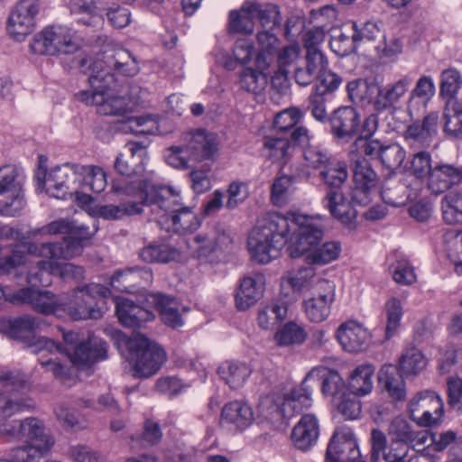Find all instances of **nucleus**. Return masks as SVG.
<instances>
[{"label": "nucleus", "instance_id": "obj_1", "mask_svg": "<svg viewBox=\"0 0 462 462\" xmlns=\"http://www.w3.org/2000/svg\"><path fill=\"white\" fill-rule=\"evenodd\" d=\"M80 67L82 72L88 76L90 89L78 92L75 96L79 100L96 106L97 112L105 116H121L135 107L136 101L130 97L108 94V89L115 83L113 69L128 77L138 72V65L128 51H118L113 56L107 57L106 60H82Z\"/></svg>", "mask_w": 462, "mask_h": 462}, {"label": "nucleus", "instance_id": "obj_2", "mask_svg": "<svg viewBox=\"0 0 462 462\" xmlns=\"http://www.w3.org/2000/svg\"><path fill=\"white\" fill-rule=\"evenodd\" d=\"M310 220L304 217H295V214L282 215L276 212L268 213L258 219L252 230L247 246L251 258L259 263H268L277 258L282 248L287 244L294 228L300 225L301 236L306 228H314Z\"/></svg>", "mask_w": 462, "mask_h": 462}, {"label": "nucleus", "instance_id": "obj_3", "mask_svg": "<svg viewBox=\"0 0 462 462\" xmlns=\"http://www.w3.org/2000/svg\"><path fill=\"white\" fill-rule=\"evenodd\" d=\"M85 239L73 236H66L60 242H25L16 245L9 255L0 258V274H8L17 267L25 265L26 254L44 260L37 263L41 272L53 273L60 260H70L83 252Z\"/></svg>", "mask_w": 462, "mask_h": 462}, {"label": "nucleus", "instance_id": "obj_4", "mask_svg": "<svg viewBox=\"0 0 462 462\" xmlns=\"http://www.w3.org/2000/svg\"><path fill=\"white\" fill-rule=\"evenodd\" d=\"M150 204L157 225L166 232L187 234L196 231L200 220L191 207L184 206L178 194L163 187L151 188Z\"/></svg>", "mask_w": 462, "mask_h": 462}, {"label": "nucleus", "instance_id": "obj_5", "mask_svg": "<svg viewBox=\"0 0 462 462\" xmlns=\"http://www.w3.org/2000/svg\"><path fill=\"white\" fill-rule=\"evenodd\" d=\"M295 217H304L314 228H306L304 236H301L300 225L294 228V233L289 240L287 252L291 258L305 256L312 264H327L337 259L341 253V245L336 241H328L319 245L324 236V227L320 218L306 215H296Z\"/></svg>", "mask_w": 462, "mask_h": 462}, {"label": "nucleus", "instance_id": "obj_6", "mask_svg": "<svg viewBox=\"0 0 462 462\" xmlns=\"http://www.w3.org/2000/svg\"><path fill=\"white\" fill-rule=\"evenodd\" d=\"M61 332L66 345L64 348L50 338L41 337L34 344L36 354L44 351L50 354L64 352L79 370L88 369L106 357L107 345L102 339L89 337L87 342H81L78 333L63 329Z\"/></svg>", "mask_w": 462, "mask_h": 462}, {"label": "nucleus", "instance_id": "obj_7", "mask_svg": "<svg viewBox=\"0 0 462 462\" xmlns=\"http://www.w3.org/2000/svg\"><path fill=\"white\" fill-rule=\"evenodd\" d=\"M181 141L182 144L171 146L164 154L166 162L173 168L188 169L193 162L214 161L217 155V136L205 129L186 132Z\"/></svg>", "mask_w": 462, "mask_h": 462}, {"label": "nucleus", "instance_id": "obj_8", "mask_svg": "<svg viewBox=\"0 0 462 462\" xmlns=\"http://www.w3.org/2000/svg\"><path fill=\"white\" fill-rule=\"evenodd\" d=\"M151 188L152 185L144 180H115L111 185L112 191L124 202L119 205H96L92 208V214L106 220H117L126 216L141 214L143 206L150 204Z\"/></svg>", "mask_w": 462, "mask_h": 462}, {"label": "nucleus", "instance_id": "obj_9", "mask_svg": "<svg viewBox=\"0 0 462 462\" xmlns=\"http://www.w3.org/2000/svg\"><path fill=\"white\" fill-rule=\"evenodd\" d=\"M118 344L126 347L127 358L133 364L137 377L154 374L166 360L163 348L143 334L134 333L131 337L120 334Z\"/></svg>", "mask_w": 462, "mask_h": 462}, {"label": "nucleus", "instance_id": "obj_10", "mask_svg": "<svg viewBox=\"0 0 462 462\" xmlns=\"http://www.w3.org/2000/svg\"><path fill=\"white\" fill-rule=\"evenodd\" d=\"M110 294V289L99 283L78 287L70 292L67 300H62L61 313L68 314L75 320L99 319L102 313L95 308V300L97 297L107 298Z\"/></svg>", "mask_w": 462, "mask_h": 462}, {"label": "nucleus", "instance_id": "obj_11", "mask_svg": "<svg viewBox=\"0 0 462 462\" xmlns=\"http://www.w3.org/2000/svg\"><path fill=\"white\" fill-rule=\"evenodd\" d=\"M79 42L75 32L65 26H48L37 33L30 43L31 51L40 55L71 54Z\"/></svg>", "mask_w": 462, "mask_h": 462}, {"label": "nucleus", "instance_id": "obj_12", "mask_svg": "<svg viewBox=\"0 0 462 462\" xmlns=\"http://www.w3.org/2000/svg\"><path fill=\"white\" fill-rule=\"evenodd\" d=\"M0 383L10 386L13 392L8 395L0 394V415L13 416L34 406V402L28 396H20V391H29V377L23 372L0 368Z\"/></svg>", "mask_w": 462, "mask_h": 462}, {"label": "nucleus", "instance_id": "obj_13", "mask_svg": "<svg viewBox=\"0 0 462 462\" xmlns=\"http://www.w3.org/2000/svg\"><path fill=\"white\" fill-rule=\"evenodd\" d=\"M23 177L14 165L0 168V215L19 216L25 207Z\"/></svg>", "mask_w": 462, "mask_h": 462}, {"label": "nucleus", "instance_id": "obj_14", "mask_svg": "<svg viewBox=\"0 0 462 462\" xmlns=\"http://www.w3.org/2000/svg\"><path fill=\"white\" fill-rule=\"evenodd\" d=\"M37 180L40 187L53 198L64 199L68 195H79L78 164L65 163L53 167L43 175L42 180L38 175Z\"/></svg>", "mask_w": 462, "mask_h": 462}, {"label": "nucleus", "instance_id": "obj_15", "mask_svg": "<svg viewBox=\"0 0 462 462\" xmlns=\"http://www.w3.org/2000/svg\"><path fill=\"white\" fill-rule=\"evenodd\" d=\"M336 286L328 280H319L313 286V292L302 301L306 318L314 323L326 320L330 315L335 300Z\"/></svg>", "mask_w": 462, "mask_h": 462}, {"label": "nucleus", "instance_id": "obj_16", "mask_svg": "<svg viewBox=\"0 0 462 462\" xmlns=\"http://www.w3.org/2000/svg\"><path fill=\"white\" fill-rule=\"evenodd\" d=\"M443 402L439 395L432 391L416 393L408 405L411 419L420 427L438 424L443 415Z\"/></svg>", "mask_w": 462, "mask_h": 462}, {"label": "nucleus", "instance_id": "obj_17", "mask_svg": "<svg viewBox=\"0 0 462 462\" xmlns=\"http://www.w3.org/2000/svg\"><path fill=\"white\" fill-rule=\"evenodd\" d=\"M9 299L14 305H29L42 315L60 316L61 313L62 300L51 291L24 287L16 290Z\"/></svg>", "mask_w": 462, "mask_h": 462}, {"label": "nucleus", "instance_id": "obj_18", "mask_svg": "<svg viewBox=\"0 0 462 462\" xmlns=\"http://www.w3.org/2000/svg\"><path fill=\"white\" fill-rule=\"evenodd\" d=\"M378 177L370 163L361 158L355 162L351 198L356 204L366 206L376 193Z\"/></svg>", "mask_w": 462, "mask_h": 462}, {"label": "nucleus", "instance_id": "obj_19", "mask_svg": "<svg viewBox=\"0 0 462 462\" xmlns=\"http://www.w3.org/2000/svg\"><path fill=\"white\" fill-rule=\"evenodd\" d=\"M330 134L341 143H349L359 132L361 116L351 106L335 109L328 117Z\"/></svg>", "mask_w": 462, "mask_h": 462}, {"label": "nucleus", "instance_id": "obj_20", "mask_svg": "<svg viewBox=\"0 0 462 462\" xmlns=\"http://www.w3.org/2000/svg\"><path fill=\"white\" fill-rule=\"evenodd\" d=\"M326 462H362L353 431L346 427L337 428L327 448Z\"/></svg>", "mask_w": 462, "mask_h": 462}, {"label": "nucleus", "instance_id": "obj_21", "mask_svg": "<svg viewBox=\"0 0 462 462\" xmlns=\"http://www.w3.org/2000/svg\"><path fill=\"white\" fill-rule=\"evenodd\" d=\"M45 325V320L42 318L30 314L23 315L14 319L1 318L0 319V333L7 335L14 339L27 342L34 350V334L41 330Z\"/></svg>", "mask_w": 462, "mask_h": 462}, {"label": "nucleus", "instance_id": "obj_22", "mask_svg": "<svg viewBox=\"0 0 462 462\" xmlns=\"http://www.w3.org/2000/svg\"><path fill=\"white\" fill-rule=\"evenodd\" d=\"M370 441L372 462H378L381 457L385 462H421L420 457L409 455V447L391 445L387 448L386 436L378 429L372 430Z\"/></svg>", "mask_w": 462, "mask_h": 462}, {"label": "nucleus", "instance_id": "obj_23", "mask_svg": "<svg viewBox=\"0 0 462 462\" xmlns=\"http://www.w3.org/2000/svg\"><path fill=\"white\" fill-rule=\"evenodd\" d=\"M127 152L119 154L115 162V169L121 175L142 176L147 162L146 146L140 143L128 142L125 145Z\"/></svg>", "mask_w": 462, "mask_h": 462}, {"label": "nucleus", "instance_id": "obj_24", "mask_svg": "<svg viewBox=\"0 0 462 462\" xmlns=\"http://www.w3.org/2000/svg\"><path fill=\"white\" fill-rule=\"evenodd\" d=\"M78 180L80 185L77 199L82 204H88L93 200L92 197L86 193L87 191L100 193L107 184L105 171L97 165L78 164Z\"/></svg>", "mask_w": 462, "mask_h": 462}, {"label": "nucleus", "instance_id": "obj_25", "mask_svg": "<svg viewBox=\"0 0 462 462\" xmlns=\"http://www.w3.org/2000/svg\"><path fill=\"white\" fill-rule=\"evenodd\" d=\"M439 119L437 112H430L421 122L415 121L410 125L404 133V138L409 145L414 148L430 146L437 134Z\"/></svg>", "mask_w": 462, "mask_h": 462}, {"label": "nucleus", "instance_id": "obj_26", "mask_svg": "<svg viewBox=\"0 0 462 462\" xmlns=\"http://www.w3.org/2000/svg\"><path fill=\"white\" fill-rule=\"evenodd\" d=\"M436 93V86L430 76L423 75L415 82L410 89L406 101V110L413 118L424 110Z\"/></svg>", "mask_w": 462, "mask_h": 462}, {"label": "nucleus", "instance_id": "obj_27", "mask_svg": "<svg viewBox=\"0 0 462 462\" xmlns=\"http://www.w3.org/2000/svg\"><path fill=\"white\" fill-rule=\"evenodd\" d=\"M264 283V276L261 273L244 277L235 293L236 309L245 311L254 306L263 295Z\"/></svg>", "mask_w": 462, "mask_h": 462}, {"label": "nucleus", "instance_id": "obj_28", "mask_svg": "<svg viewBox=\"0 0 462 462\" xmlns=\"http://www.w3.org/2000/svg\"><path fill=\"white\" fill-rule=\"evenodd\" d=\"M462 181V169L453 164L439 163L428 179V189L435 195L441 194Z\"/></svg>", "mask_w": 462, "mask_h": 462}, {"label": "nucleus", "instance_id": "obj_29", "mask_svg": "<svg viewBox=\"0 0 462 462\" xmlns=\"http://www.w3.org/2000/svg\"><path fill=\"white\" fill-rule=\"evenodd\" d=\"M311 405V390L310 389L308 381L305 378L300 386L291 389L282 398L281 416L290 419L301 413Z\"/></svg>", "mask_w": 462, "mask_h": 462}, {"label": "nucleus", "instance_id": "obj_30", "mask_svg": "<svg viewBox=\"0 0 462 462\" xmlns=\"http://www.w3.org/2000/svg\"><path fill=\"white\" fill-rule=\"evenodd\" d=\"M337 338L345 350L354 353L366 347L370 334L362 324L348 320L338 328Z\"/></svg>", "mask_w": 462, "mask_h": 462}, {"label": "nucleus", "instance_id": "obj_31", "mask_svg": "<svg viewBox=\"0 0 462 462\" xmlns=\"http://www.w3.org/2000/svg\"><path fill=\"white\" fill-rule=\"evenodd\" d=\"M197 245L196 257L201 263L212 262L211 256L217 250H222L231 244V238L223 230H212L208 234H199L194 237Z\"/></svg>", "mask_w": 462, "mask_h": 462}, {"label": "nucleus", "instance_id": "obj_32", "mask_svg": "<svg viewBox=\"0 0 462 462\" xmlns=\"http://www.w3.org/2000/svg\"><path fill=\"white\" fill-rule=\"evenodd\" d=\"M115 302L118 320L125 327H141L143 323L150 321L154 318L152 311L135 304L129 299L116 298Z\"/></svg>", "mask_w": 462, "mask_h": 462}, {"label": "nucleus", "instance_id": "obj_33", "mask_svg": "<svg viewBox=\"0 0 462 462\" xmlns=\"http://www.w3.org/2000/svg\"><path fill=\"white\" fill-rule=\"evenodd\" d=\"M413 78L407 74L381 88L380 97L376 100V110L395 107L410 93Z\"/></svg>", "mask_w": 462, "mask_h": 462}, {"label": "nucleus", "instance_id": "obj_34", "mask_svg": "<svg viewBox=\"0 0 462 462\" xmlns=\"http://www.w3.org/2000/svg\"><path fill=\"white\" fill-rule=\"evenodd\" d=\"M319 435V424L312 413L301 416L291 431V440L294 446L301 450H307L314 446Z\"/></svg>", "mask_w": 462, "mask_h": 462}, {"label": "nucleus", "instance_id": "obj_35", "mask_svg": "<svg viewBox=\"0 0 462 462\" xmlns=\"http://www.w3.org/2000/svg\"><path fill=\"white\" fill-rule=\"evenodd\" d=\"M328 69V60L322 51L306 52L305 66L295 69V81L300 86H309Z\"/></svg>", "mask_w": 462, "mask_h": 462}, {"label": "nucleus", "instance_id": "obj_36", "mask_svg": "<svg viewBox=\"0 0 462 462\" xmlns=\"http://www.w3.org/2000/svg\"><path fill=\"white\" fill-rule=\"evenodd\" d=\"M252 408L242 402L236 401L226 404L221 412V424L231 430H243L254 421Z\"/></svg>", "mask_w": 462, "mask_h": 462}, {"label": "nucleus", "instance_id": "obj_37", "mask_svg": "<svg viewBox=\"0 0 462 462\" xmlns=\"http://www.w3.org/2000/svg\"><path fill=\"white\" fill-rule=\"evenodd\" d=\"M20 439L29 444H33L51 449L54 439L48 434L44 424L37 418L30 417L19 422Z\"/></svg>", "mask_w": 462, "mask_h": 462}, {"label": "nucleus", "instance_id": "obj_38", "mask_svg": "<svg viewBox=\"0 0 462 462\" xmlns=\"http://www.w3.org/2000/svg\"><path fill=\"white\" fill-rule=\"evenodd\" d=\"M148 300L155 306L165 325L174 328L183 325L180 304L175 298L157 292L149 294Z\"/></svg>", "mask_w": 462, "mask_h": 462}, {"label": "nucleus", "instance_id": "obj_39", "mask_svg": "<svg viewBox=\"0 0 462 462\" xmlns=\"http://www.w3.org/2000/svg\"><path fill=\"white\" fill-rule=\"evenodd\" d=\"M152 273L148 268L134 267L116 272L111 278V285L119 291H130L149 284Z\"/></svg>", "mask_w": 462, "mask_h": 462}, {"label": "nucleus", "instance_id": "obj_40", "mask_svg": "<svg viewBox=\"0 0 462 462\" xmlns=\"http://www.w3.org/2000/svg\"><path fill=\"white\" fill-rule=\"evenodd\" d=\"M346 91L353 103L360 106L373 104L376 110V100L380 97L381 87L375 81L352 80L347 83Z\"/></svg>", "mask_w": 462, "mask_h": 462}, {"label": "nucleus", "instance_id": "obj_41", "mask_svg": "<svg viewBox=\"0 0 462 462\" xmlns=\"http://www.w3.org/2000/svg\"><path fill=\"white\" fill-rule=\"evenodd\" d=\"M387 432L391 445L409 447L420 441L419 432L402 416H397L391 420Z\"/></svg>", "mask_w": 462, "mask_h": 462}, {"label": "nucleus", "instance_id": "obj_42", "mask_svg": "<svg viewBox=\"0 0 462 462\" xmlns=\"http://www.w3.org/2000/svg\"><path fill=\"white\" fill-rule=\"evenodd\" d=\"M217 373L229 387L238 389L245 383L252 369L245 363L226 361L219 365Z\"/></svg>", "mask_w": 462, "mask_h": 462}, {"label": "nucleus", "instance_id": "obj_43", "mask_svg": "<svg viewBox=\"0 0 462 462\" xmlns=\"http://www.w3.org/2000/svg\"><path fill=\"white\" fill-rule=\"evenodd\" d=\"M374 368L371 365H358L348 377L347 389L356 396L369 394L374 387Z\"/></svg>", "mask_w": 462, "mask_h": 462}, {"label": "nucleus", "instance_id": "obj_44", "mask_svg": "<svg viewBox=\"0 0 462 462\" xmlns=\"http://www.w3.org/2000/svg\"><path fill=\"white\" fill-rule=\"evenodd\" d=\"M139 257L148 263H168L181 258L180 251L170 245L151 244L139 251Z\"/></svg>", "mask_w": 462, "mask_h": 462}, {"label": "nucleus", "instance_id": "obj_45", "mask_svg": "<svg viewBox=\"0 0 462 462\" xmlns=\"http://www.w3.org/2000/svg\"><path fill=\"white\" fill-rule=\"evenodd\" d=\"M319 280L316 276V269L313 266H306L288 272L282 277V283L289 285L294 291H310L311 293L313 292V286Z\"/></svg>", "mask_w": 462, "mask_h": 462}, {"label": "nucleus", "instance_id": "obj_46", "mask_svg": "<svg viewBox=\"0 0 462 462\" xmlns=\"http://www.w3.org/2000/svg\"><path fill=\"white\" fill-rule=\"evenodd\" d=\"M378 380L393 400L402 401L405 398V382L394 366L384 365L379 371Z\"/></svg>", "mask_w": 462, "mask_h": 462}, {"label": "nucleus", "instance_id": "obj_47", "mask_svg": "<svg viewBox=\"0 0 462 462\" xmlns=\"http://www.w3.org/2000/svg\"><path fill=\"white\" fill-rule=\"evenodd\" d=\"M254 3H245L241 8L229 14L228 30L231 32L252 34L254 31Z\"/></svg>", "mask_w": 462, "mask_h": 462}, {"label": "nucleus", "instance_id": "obj_48", "mask_svg": "<svg viewBox=\"0 0 462 462\" xmlns=\"http://www.w3.org/2000/svg\"><path fill=\"white\" fill-rule=\"evenodd\" d=\"M307 381L322 379V393L335 396L344 389V380L337 371L328 370L324 366L312 368L306 376Z\"/></svg>", "mask_w": 462, "mask_h": 462}, {"label": "nucleus", "instance_id": "obj_49", "mask_svg": "<svg viewBox=\"0 0 462 462\" xmlns=\"http://www.w3.org/2000/svg\"><path fill=\"white\" fill-rule=\"evenodd\" d=\"M381 196L383 201L393 207H401L411 200L415 194L397 179L386 180L381 188Z\"/></svg>", "mask_w": 462, "mask_h": 462}, {"label": "nucleus", "instance_id": "obj_50", "mask_svg": "<svg viewBox=\"0 0 462 462\" xmlns=\"http://www.w3.org/2000/svg\"><path fill=\"white\" fill-rule=\"evenodd\" d=\"M443 121V129L448 135L462 138V100L445 103Z\"/></svg>", "mask_w": 462, "mask_h": 462}, {"label": "nucleus", "instance_id": "obj_51", "mask_svg": "<svg viewBox=\"0 0 462 462\" xmlns=\"http://www.w3.org/2000/svg\"><path fill=\"white\" fill-rule=\"evenodd\" d=\"M36 22L29 19L13 7L7 22V32L15 41L22 42L35 28Z\"/></svg>", "mask_w": 462, "mask_h": 462}, {"label": "nucleus", "instance_id": "obj_52", "mask_svg": "<svg viewBox=\"0 0 462 462\" xmlns=\"http://www.w3.org/2000/svg\"><path fill=\"white\" fill-rule=\"evenodd\" d=\"M462 88V75L453 68L444 69L440 74L439 96L445 103L450 100H458L457 95Z\"/></svg>", "mask_w": 462, "mask_h": 462}, {"label": "nucleus", "instance_id": "obj_53", "mask_svg": "<svg viewBox=\"0 0 462 462\" xmlns=\"http://www.w3.org/2000/svg\"><path fill=\"white\" fill-rule=\"evenodd\" d=\"M433 170L432 158L430 152L420 151L411 156L403 166V171L416 179H429Z\"/></svg>", "mask_w": 462, "mask_h": 462}, {"label": "nucleus", "instance_id": "obj_54", "mask_svg": "<svg viewBox=\"0 0 462 462\" xmlns=\"http://www.w3.org/2000/svg\"><path fill=\"white\" fill-rule=\"evenodd\" d=\"M288 313L287 305L281 301H272L258 312V324L264 329L273 328L279 322L282 321Z\"/></svg>", "mask_w": 462, "mask_h": 462}, {"label": "nucleus", "instance_id": "obj_55", "mask_svg": "<svg viewBox=\"0 0 462 462\" xmlns=\"http://www.w3.org/2000/svg\"><path fill=\"white\" fill-rule=\"evenodd\" d=\"M441 209L447 224H462V189L446 195L441 201Z\"/></svg>", "mask_w": 462, "mask_h": 462}, {"label": "nucleus", "instance_id": "obj_56", "mask_svg": "<svg viewBox=\"0 0 462 462\" xmlns=\"http://www.w3.org/2000/svg\"><path fill=\"white\" fill-rule=\"evenodd\" d=\"M426 365L424 355L414 347L406 349L399 358V369L405 375H417Z\"/></svg>", "mask_w": 462, "mask_h": 462}, {"label": "nucleus", "instance_id": "obj_57", "mask_svg": "<svg viewBox=\"0 0 462 462\" xmlns=\"http://www.w3.org/2000/svg\"><path fill=\"white\" fill-rule=\"evenodd\" d=\"M259 52L256 56V64L261 69H265L270 64V56L278 45V38L271 30H265L257 33Z\"/></svg>", "mask_w": 462, "mask_h": 462}, {"label": "nucleus", "instance_id": "obj_58", "mask_svg": "<svg viewBox=\"0 0 462 462\" xmlns=\"http://www.w3.org/2000/svg\"><path fill=\"white\" fill-rule=\"evenodd\" d=\"M319 175L324 183L332 189H338L348 177L346 164L336 160H332L321 170Z\"/></svg>", "mask_w": 462, "mask_h": 462}, {"label": "nucleus", "instance_id": "obj_59", "mask_svg": "<svg viewBox=\"0 0 462 462\" xmlns=\"http://www.w3.org/2000/svg\"><path fill=\"white\" fill-rule=\"evenodd\" d=\"M123 130L136 134H156L159 133V125L155 116H143L128 118Z\"/></svg>", "mask_w": 462, "mask_h": 462}, {"label": "nucleus", "instance_id": "obj_60", "mask_svg": "<svg viewBox=\"0 0 462 462\" xmlns=\"http://www.w3.org/2000/svg\"><path fill=\"white\" fill-rule=\"evenodd\" d=\"M405 157L406 152L399 143H385L379 160L384 167L394 171L402 165Z\"/></svg>", "mask_w": 462, "mask_h": 462}, {"label": "nucleus", "instance_id": "obj_61", "mask_svg": "<svg viewBox=\"0 0 462 462\" xmlns=\"http://www.w3.org/2000/svg\"><path fill=\"white\" fill-rule=\"evenodd\" d=\"M306 338V332L302 327L295 322H288L275 334V340L280 346L301 344Z\"/></svg>", "mask_w": 462, "mask_h": 462}, {"label": "nucleus", "instance_id": "obj_62", "mask_svg": "<svg viewBox=\"0 0 462 462\" xmlns=\"http://www.w3.org/2000/svg\"><path fill=\"white\" fill-rule=\"evenodd\" d=\"M263 146L267 156L277 162L287 156L290 142L287 137L280 136L276 133L264 137Z\"/></svg>", "mask_w": 462, "mask_h": 462}, {"label": "nucleus", "instance_id": "obj_63", "mask_svg": "<svg viewBox=\"0 0 462 462\" xmlns=\"http://www.w3.org/2000/svg\"><path fill=\"white\" fill-rule=\"evenodd\" d=\"M384 313L386 316V337H393L400 327L403 314L401 301L396 298H391L385 302Z\"/></svg>", "mask_w": 462, "mask_h": 462}, {"label": "nucleus", "instance_id": "obj_64", "mask_svg": "<svg viewBox=\"0 0 462 462\" xmlns=\"http://www.w3.org/2000/svg\"><path fill=\"white\" fill-rule=\"evenodd\" d=\"M252 7L254 8L255 19H258L262 26L266 30H273L280 24V12L276 5L254 3Z\"/></svg>", "mask_w": 462, "mask_h": 462}]
</instances>
